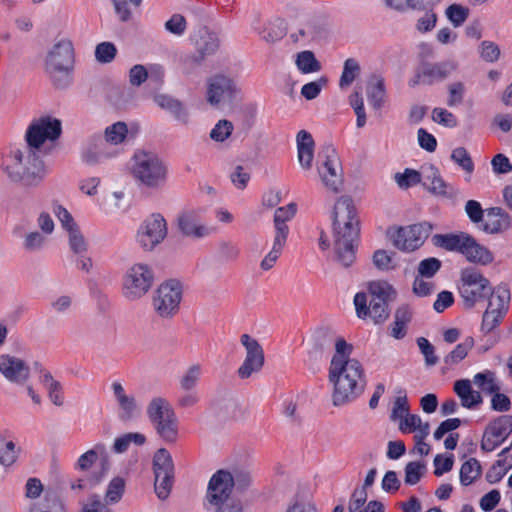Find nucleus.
Returning <instances> with one entry per match:
<instances>
[{"label":"nucleus","instance_id":"obj_1","mask_svg":"<svg viewBox=\"0 0 512 512\" xmlns=\"http://www.w3.org/2000/svg\"><path fill=\"white\" fill-rule=\"evenodd\" d=\"M333 250L335 259L345 267L355 260L356 244L360 232L357 208L349 196H340L331 210Z\"/></svg>","mask_w":512,"mask_h":512},{"label":"nucleus","instance_id":"obj_2","mask_svg":"<svg viewBox=\"0 0 512 512\" xmlns=\"http://www.w3.org/2000/svg\"><path fill=\"white\" fill-rule=\"evenodd\" d=\"M0 167L11 181L29 187L39 185L48 173L44 161L28 148H10L2 154Z\"/></svg>","mask_w":512,"mask_h":512},{"label":"nucleus","instance_id":"obj_3","mask_svg":"<svg viewBox=\"0 0 512 512\" xmlns=\"http://www.w3.org/2000/svg\"><path fill=\"white\" fill-rule=\"evenodd\" d=\"M328 378L333 385L332 399L336 406L354 401L366 386L365 370L359 360L330 364Z\"/></svg>","mask_w":512,"mask_h":512},{"label":"nucleus","instance_id":"obj_4","mask_svg":"<svg viewBox=\"0 0 512 512\" xmlns=\"http://www.w3.org/2000/svg\"><path fill=\"white\" fill-rule=\"evenodd\" d=\"M126 168L135 182L147 189H161L168 179L167 163L151 150H135L129 158Z\"/></svg>","mask_w":512,"mask_h":512},{"label":"nucleus","instance_id":"obj_5","mask_svg":"<svg viewBox=\"0 0 512 512\" xmlns=\"http://www.w3.org/2000/svg\"><path fill=\"white\" fill-rule=\"evenodd\" d=\"M432 244L447 252L458 253L472 264L489 266L495 260L494 253L487 246L464 231L435 234Z\"/></svg>","mask_w":512,"mask_h":512},{"label":"nucleus","instance_id":"obj_6","mask_svg":"<svg viewBox=\"0 0 512 512\" xmlns=\"http://www.w3.org/2000/svg\"><path fill=\"white\" fill-rule=\"evenodd\" d=\"M154 282L155 273L149 263L142 261L132 263L122 276V295L130 302L139 301L150 292Z\"/></svg>","mask_w":512,"mask_h":512},{"label":"nucleus","instance_id":"obj_7","mask_svg":"<svg viewBox=\"0 0 512 512\" xmlns=\"http://www.w3.org/2000/svg\"><path fill=\"white\" fill-rule=\"evenodd\" d=\"M433 230L429 222L406 226H393L387 229L386 236L397 250L412 253L423 246Z\"/></svg>","mask_w":512,"mask_h":512},{"label":"nucleus","instance_id":"obj_8","mask_svg":"<svg viewBox=\"0 0 512 512\" xmlns=\"http://www.w3.org/2000/svg\"><path fill=\"white\" fill-rule=\"evenodd\" d=\"M457 289L467 308L475 307L492 290L489 279L475 267H465L460 270Z\"/></svg>","mask_w":512,"mask_h":512},{"label":"nucleus","instance_id":"obj_9","mask_svg":"<svg viewBox=\"0 0 512 512\" xmlns=\"http://www.w3.org/2000/svg\"><path fill=\"white\" fill-rule=\"evenodd\" d=\"M168 222L161 213H152L138 225L134 241L144 252H152L168 237Z\"/></svg>","mask_w":512,"mask_h":512},{"label":"nucleus","instance_id":"obj_10","mask_svg":"<svg viewBox=\"0 0 512 512\" xmlns=\"http://www.w3.org/2000/svg\"><path fill=\"white\" fill-rule=\"evenodd\" d=\"M182 296L183 286L178 280L164 281L153 294V310L160 318L170 319L179 312Z\"/></svg>","mask_w":512,"mask_h":512},{"label":"nucleus","instance_id":"obj_11","mask_svg":"<svg viewBox=\"0 0 512 512\" xmlns=\"http://www.w3.org/2000/svg\"><path fill=\"white\" fill-rule=\"evenodd\" d=\"M176 226L182 236L191 240H203L215 232V228L206 222L204 211L198 208L182 211L177 216Z\"/></svg>","mask_w":512,"mask_h":512},{"label":"nucleus","instance_id":"obj_12","mask_svg":"<svg viewBox=\"0 0 512 512\" xmlns=\"http://www.w3.org/2000/svg\"><path fill=\"white\" fill-rule=\"evenodd\" d=\"M154 487L159 499H166L174 482V463L170 452L164 448L158 449L152 459Z\"/></svg>","mask_w":512,"mask_h":512},{"label":"nucleus","instance_id":"obj_13","mask_svg":"<svg viewBox=\"0 0 512 512\" xmlns=\"http://www.w3.org/2000/svg\"><path fill=\"white\" fill-rule=\"evenodd\" d=\"M62 131L61 121L50 115L34 119L26 131V140L31 148L39 149L44 144L54 142Z\"/></svg>","mask_w":512,"mask_h":512},{"label":"nucleus","instance_id":"obj_14","mask_svg":"<svg viewBox=\"0 0 512 512\" xmlns=\"http://www.w3.org/2000/svg\"><path fill=\"white\" fill-rule=\"evenodd\" d=\"M317 173L323 185L332 192H339L343 184L342 167L337 151L327 147L320 156Z\"/></svg>","mask_w":512,"mask_h":512},{"label":"nucleus","instance_id":"obj_15","mask_svg":"<svg viewBox=\"0 0 512 512\" xmlns=\"http://www.w3.org/2000/svg\"><path fill=\"white\" fill-rule=\"evenodd\" d=\"M74 45L69 38H60L47 52L45 67L49 72H68L73 68Z\"/></svg>","mask_w":512,"mask_h":512},{"label":"nucleus","instance_id":"obj_16","mask_svg":"<svg viewBox=\"0 0 512 512\" xmlns=\"http://www.w3.org/2000/svg\"><path fill=\"white\" fill-rule=\"evenodd\" d=\"M353 304L359 319H370L375 325L383 324L390 316L389 303L374 299L369 301L366 292H357Z\"/></svg>","mask_w":512,"mask_h":512},{"label":"nucleus","instance_id":"obj_17","mask_svg":"<svg viewBox=\"0 0 512 512\" xmlns=\"http://www.w3.org/2000/svg\"><path fill=\"white\" fill-rule=\"evenodd\" d=\"M240 342L245 348V358L238 368V376L247 379L258 373L264 366L265 356L260 343L248 334L241 335Z\"/></svg>","mask_w":512,"mask_h":512},{"label":"nucleus","instance_id":"obj_18","mask_svg":"<svg viewBox=\"0 0 512 512\" xmlns=\"http://www.w3.org/2000/svg\"><path fill=\"white\" fill-rule=\"evenodd\" d=\"M237 93L236 83L225 75H214L207 80L206 100L213 107L230 102Z\"/></svg>","mask_w":512,"mask_h":512},{"label":"nucleus","instance_id":"obj_19","mask_svg":"<svg viewBox=\"0 0 512 512\" xmlns=\"http://www.w3.org/2000/svg\"><path fill=\"white\" fill-rule=\"evenodd\" d=\"M120 149L112 148L99 137L90 138L82 147L80 158L88 166H97L119 156Z\"/></svg>","mask_w":512,"mask_h":512},{"label":"nucleus","instance_id":"obj_20","mask_svg":"<svg viewBox=\"0 0 512 512\" xmlns=\"http://www.w3.org/2000/svg\"><path fill=\"white\" fill-rule=\"evenodd\" d=\"M234 488L233 475L224 469L216 471L210 478L207 486L206 499L214 506L228 502Z\"/></svg>","mask_w":512,"mask_h":512},{"label":"nucleus","instance_id":"obj_21","mask_svg":"<svg viewBox=\"0 0 512 512\" xmlns=\"http://www.w3.org/2000/svg\"><path fill=\"white\" fill-rule=\"evenodd\" d=\"M512 431V416L503 415L494 419L486 428L481 440V448L491 452L499 447Z\"/></svg>","mask_w":512,"mask_h":512},{"label":"nucleus","instance_id":"obj_22","mask_svg":"<svg viewBox=\"0 0 512 512\" xmlns=\"http://www.w3.org/2000/svg\"><path fill=\"white\" fill-rule=\"evenodd\" d=\"M113 396L117 405L118 416L123 420H131L141 414L142 407L135 395L128 391L121 382L111 384Z\"/></svg>","mask_w":512,"mask_h":512},{"label":"nucleus","instance_id":"obj_23","mask_svg":"<svg viewBox=\"0 0 512 512\" xmlns=\"http://www.w3.org/2000/svg\"><path fill=\"white\" fill-rule=\"evenodd\" d=\"M512 228V216L501 207L486 209V216L479 229L488 235H502Z\"/></svg>","mask_w":512,"mask_h":512},{"label":"nucleus","instance_id":"obj_24","mask_svg":"<svg viewBox=\"0 0 512 512\" xmlns=\"http://www.w3.org/2000/svg\"><path fill=\"white\" fill-rule=\"evenodd\" d=\"M455 70L456 64L453 61L425 63L419 67L415 83L432 84L437 81H442Z\"/></svg>","mask_w":512,"mask_h":512},{"label":"nucleus","instance_id":"obj_25","mask_svg":"<svg viewBox=\"0 0 512 512\" xmlns=\"http://www.w3.org/2000/svg\"><path fill=\"white\" fill-rule=\"evenodd\" d=\"M288 235V226H279L274 224L271 247L260 262L261 270L269 271L276 265L277 261L283 253L287 243Z\"/></svg>","mask_w":512,"mask_h":512},{"label":"nucleus","instance_id":"obj_26","mask_svg":"<svg viewBox=\"0 0 512 512\" xmlns=\"http://www.w3.org/2000/svg\"><path fill=\"white\" fill-rule=\"evenodd\" d=\"M0 373L10 382L23 383L30 375V369L20 358L3 354L0 356Z\"/></svg>","mask_w":512,"mask_h":512},{"label":"nucleus","instance_id":"obj_27","mask_svg":"<svg viewBox=\"0 0 512 512\" xmlns=\"http://www.w3.org/2000/svg\"><path fill=\"white\" fill-rule=\"evenodd\" d=\"M297 160L304 170H311L315 157V141L310 132L300 130L296 134Z\"/></svg>","mask_w":512,"mask_h":512},{"label":"nucleus","instance_id":"obj_28","mask_svg":"<svg viewBox=\"0 0 512 512\" xmlns=\"http://www.w3.org/2000/svg\"><path fill=\"white\" fill-rule=\"evenodd\" d=\"M191 40L198 53L201 55V58L214 54L220 46L218 34L209 30L207 27L198 29L191 36Z\"/></svg>","mask_w":512,"mask_h":512},{"label":"nucleus","instance_id":"obj_29","mask_svg":"<svg viewBox=\"0 0 512 512\" xmlns=\"http://www.w3.org/2000/svg\"><path fill=\"white\" fill-rule=\"evenodd\" d=\"M364 288L363 292L371 296V299L387 303L395 301L398 295L396 288L384 279L370 280L364 284Z\"/></svg>","mask_w":512,"mask_h":512},{"label":"nucleus","instance_id":"obj_30","mask_svg":"<svg viewBox=\"0 0 512 512\" xmlns=\"http://www.w3.org/2000/svg\"><path fill=\"white\" fill-rule=\"evenodd\" d=\"M413 318V308L409 304L399 305L394 312V319L390 325V335L397 340L407 335L408 325Z\"/></svg>","mask_w":512,"mask_h":512},{"label":"nucleus","instance_id":"obj_31","mask_svg":"<svg viewBox=\"0 0 512 512\" xmlns=\"http://www.w3.org/2000/svg\"><path fill=\"white\" fill-rule=\"evenodd\" d=\"M153 101L161 109L169 112L177 121L187 124L189 121V113L187 108L178 99L167 94H156Z\"/></svg>","mask_w":512,"mask_h":512},{"label":"nucleus","instance_id":"obj_32","mask_svg":"<svg viewBox=\"0 0 512 512\" xmlns=\"http://www.w3.org/2000/svg\"><path fill=\"white\" fill-rule=\"evenodd\" d=\"M366 95L369 104L376 110L381 109L387 101L384 78L372 75L367 81Z\"/></svg>","mask_w":512,"mask_h":512},{"label":"nucleus","instance_id":"obj_33","mask_svg":"<svg viewBox=\"0 0 512 512\" xmlns=\"http://www.w3.org/2000/svg\"><path fill=\"white\" fill-rule=\"evenodd\" d=\"M454 392L460 398L461 405L467 409H473L483 402L481 393L473 390L469 379L457 380L454 383Z\"/></svg>","mask_w":512,"mask_h":512},{"label":"nucleus","instance_id":"obj_34","mask_svg":"<svg viewBox=\"0 0 512 512\" xmlns=\"http://www.w3.org/2000/svg\"><path fill=\"white\" fill-rule=\"evenodd\" d=\"M125 198L123 190H114L98 198L96 206L105 215H115L123 211Z\"/></svg>","mask_w":512,"mask_h":512},{"label":"nucleus","instance_id":"obj_35","mask_svg":"<svg viewBox=\"0 0 512 512\" xmlns=\"http://www.w3.org/2000/svg\"><path fill=\"white\" fill-rule=\"evenodd\" d=\"M374 267L381 272H392L400 268V256L392 250L377 249L372 254Z\"/></svg>","mask_w":512,"mask_h":512},{"label":"nucleus","instance_id":"obj_36","mask_svg":"<svg viewBox=\"0 0 512 512\" xmlns=\"http://www.w3.org/2000/svg\"><path fill=\"white\" fill-rule=\"evenodd\" d=\"M487 309L507 315L510 309L511 295L506 286H497L489 293Z\"/></svg>","mask_w":512,"mask_h":512},{"label":"nucleus","instance_id":"obj_37","mask_svg":"<svg viewBox=\"0 0 512 512\" xmlns=\"http://www.w3.org/2000/svg\"><path fill=\"white\" fill-rule=\"evenodd\" d=\"M175 414L170 402L163 397H154L147 406V415L154 425Z\"/></svg>","mask_w":512,"mask_h":512},{"label":"nucleus","instance_id":"obj_38","mask_svg":"<svg viewBox=\"0 0 512 512\" xmlns=\"http://www.w3.org/2000/svg\"><path fill=\"white\" fill-rule=\"evenodd\" d=\"M21 454V448L10 438L0 434V465L4 468L14 466Z\"/></svg>","mask_w":512,"mask_h":512},{"label":"nucleus","instance_id":"obj_39","mask_svg":"<svg viewBox=\"0 0 512 512\" xmlns=\"http://www.w3.org/2000/svg\"><path fill=\"white\" fill-rule=\"evenodd\" d=\"M398 430L403 434H413L419 436L430 433V424L423 421L419 414L410 413L401 422L397 424Z\"/></svg>","mask_w":512,"mask_h":512},{"label":"nucleus","instance_id":"obj_40","mask_svg":"<svg viewBox=\"0 0 512 512\" xmlns=\"http://www.w3.org/2000/svg\"><path fill=\"white\" fill-rule=\"evenodd\" d=\"M473 383L484 393L501 391L502 383L495 371L485 369L473 376Z\"/></svg>","mask_w":512,"mask_h":512},{"label":"nucleus","instance_id":"obj_41","mask_svg":"<svg viewBox=\"0 0 512 512\" xmlns=\"http://www.w3.org/2000/svg\"><path fill=\"white\" fill-rule=\"evenodd\" d=\"M294 63L297 70L305 75L318 73L322 69L321 63L310 50H303L296 53L294 55Z\"/></svg>","mask_w":512,"mask_h":512},{"label":"nucleus","instance_id":"obj_42","mask_svg":"<svg viewBox=\"0 0 512 512\" xmlns=\"http://www.w3.org/2000/svg\"><path fill=\"white\" fill-rule=\"evenodd\" d=\"M128 136V126L125 122H115L104 130L103 139L112 148L119 149L125 143Z\"/></svg>","mask_w":512,"mask_h":512},{"label":"nucleus","instance_id":"obj_43","mask_svg":"<svg viewBox=\"0 0 512 512\" xmlns=\"http://www.w3.org/2000/svg\"><path fill=\"white\" fill-rule=\"evenodd\" d=\"M106 455V446L103 443H97L91 449L79 456L75 463V469L86 471L90 469L99 458H104Z\"/></svg>","mask_w":512,"mask_h":512},{"label":"nucleus","instance_id":"obj_44","mask_svg":"<svg viewBox=\"0 0 512 512\" xmlns=\"http://www.w3.org/2000/svg\"><path fill=\"white\" fill-rule=\"evenodd\" d=\"M410 413V404L407 394L404 390H399L396 393L393 401V405L390 412V419L392 422L398 424Z\"/></svg>","mask_w":512,"mask_h":512},{"label":"nucleus","instance_id":"obj_45","mask_svg":"<svg viewBox=\"0 0 512 512\" xmlns=\"http://www.w3.org/2000/svg\"><path fill=\"white\" fill-rule=\"evenodd\" d=\"M126 478L123 476H114L108 483L105 491V502L107 504L118 503L126 489Z\"/></svg>","mask_w":512,"mask_h":512},{"label":"nucleus","instance_id":"obj_46","mask_svg":"<svg viewBox=\"0 0 512 512\" xmlns=\"http://www.w3.org/2000/svg\"><path fill=\"white\" fill-rule=\"evenodd\" d=\"M393 180L399 189L407 190L418 185L422 180V176L418 170L405 168L403 171L395 173Z\"/></svg>","mask_w":512,"mask_h":512},{"label":"nucleus","instance_id":"obj_47","mask_svg":"<svg viewBox=\"0 0 512 512\" xmlns=\"http://www.w3.org/2000/svg\"><path fill=\"white\" fill-rule=\"evenodd\" d=\"M159 435L167 442H175L178 438V419L176 414H173L167 419L160 421L155 425Z\"/></svg>","mask_w":512,"mask_h":512},{"label":"nucleus","instance_id":"obj_48","mask_svg":"<svg viewBox=\"0 0 512 512\" xmlns=\"http://www.w3.org/2000/svg\"><path fill=\"white\" fill-rule=\"evenodd\" d=\"M505 315L499 314L489 309H485L482 315L480 332L484 335H490L494 333L505 319Z\"/></svg>","mask_w":512,"mask_h":512},{"label":"nucleus","instance_id":"obj_49","mask_svg":"<svg viewBox=\"0 0 512 512\" xmlns=\"http://www.w3.org/2000/svg\"><path fill=\"white\" fill-rule=\"evenodd\" d=\"M429 175L426 177L428 190L438 196H448L450 194L449 185L443 180L439 171L431 167Z\"/></svg>","mask_w":512,"mask_h":512},{"label":"nucleus","instance_id":"obj_50","mask_svg":"<svg viewBox=\"0 0 512 512\" xmlns=\"http://www.w3.org/2000/svg\"><path fill=\"white\" fill-rule=\"evenodd\" d=\"M481 475V466L479 462L470 458L465 461L460 468V482L464 486H468L476 481Z\"/></svg>","mask_w":512,"mask_h":512},{"label":"nucleus","instance_id":"obj_51","mask_svg":"<svg viewBox=\"0 0 512 512\" xmlns=\"http://www.w3.org/2000/svg\"><path fill=\"white\" fill-rule=\"evenodd\" d=\"M42 383L48 393L49 399L53 404L61 406L64 403V394L60 383L55 380L50 374H44Z\"/></svg>","mask_w":512,"mask_h":512},{"label":"nucleus","instance_id":"obj_52","mask_svg":"<svg viewBox=\"0 0 512 512\" xmlns=\"http://www.w3.org/2000/svg\"><path fill=\"white\" fill-rule=\"evenodd\" d=\"M202 376V366L195 364L190 366L179 379L180 390H195Z\"/></svg>","mask_w":512,"mask_h":512},{"label":"nucleus","instance_id":"obj_53","mask_svg":"<svg viewBox=\"0 0 512 512\" xmlns=\"http://www.w3.org/2000/svg\"><path fill=\"white\" fill-rule=\"evenodd\" d=\"M474 338L467 337L465 340L458 344L444 359L448 365H455L461 362L468 354L469 350L474 346Z\"/></svg>","mask_w":512,"mask_h":512},{"label":"nucleus","instance_id":"obj_54","mask_svg":"<svg viewBox=\"0 0 512 512\" xmlns=\"http://www.w3.org/2000/svg\"><path fill=\"white\" fill-rule=\"evenodd\" d=\"M146 441V438L143 434L134 432V433H126L117 437L113 443V450L116 453L125 452L131 443L136 445H142Z\"/></svg>","mask_w":512,"mask_h":512},{"label":"nucleus","instance_id":"obj_55","mask_svg":"<svg viewBox=\"0 0 512 512\" xmlns=\"http://www.w3.org/2000/svg\"><path fill=\"white\" fill-rule=\"evenodd\" d=\"M360 73L359 63L355 59H347L344 63L343 72L340 77L339 86L344 89L349 87Z\"/></svg>","mask_w":512,"mask_h":512},{"label":"nucleus","instance_id":"obj_56","mask_svg":"<svg viewBox=\"0 0 512 512\" xmlns=\"http://www.w3.org/2000/svg\"><path fill=\"white\" fill-rule=\"evenodd\" d=\"M52 212L55 215V217L60 222L62 228L67 232L78 228L77 223L75 222L73 216L68 211L67 208H65L60 203H53L52 204Z\"/></svg>","mask_w":512,"mask_h":512},{"label":"nucleus","instance_id":"obj_57","mask_svg":"<svg viewBox=\"0 0 512 512\" xmlns=\"http://www.w3.org/2000/svg\"><path fill=\"white\" fill-rule=\"evenodd\" d=\"M233 130L234 126L232 122L226 119H221L213 126L209 136L213 141L222 143L232 135Z\"/></svg>","mask_w":512,"mask_h":512},{"label":"nucleus","instance_id":"obj_58","mask_svg":"<svg viewBox=\"0 0 512 512\" xmlns=\"http://www.w3.org/2000/svg\"><path fill=\"white\" fill-rule=\"evenodd\" d=\"M94 54L98 63L108 64L115 59L117 48L112 42L104 41L96 45Z\"/></svg>","mask_w":512,"mask_h":512},{"label":"nucleus","instance_id":"obj_59","mask_svg":"<svg viewBox=\"0 0 512 512\" xmlns=\"http://www.w3.org/2000/svg\"><path fill=\"white\" fill-rule=\"evenodd\" d=\"M102 180L98 176L83 177L78 181V190L82 195L93 198L98 195Z\"/></svg>","mask_w":512,"mask_h":512},{"label":"nucleus","instance_id":"obj_60","mask_svg":"<svg viewBox=\"0 0 512 512\" xmlns=\"http://www.w3.org/2000/svg\"><path fill=\"white\" fill-rule=\"evenodd\" d=\"M432 120L438 125L446 128H455L458 126L457 117L450 111L442 107H436L431 112Z\"/></svg>","mask_w":512,"mask_h":512},{"label":"nucleus","instance_id":"obj_61","mask_svg":"<svg viewBox=\"0 0 512 512\" xmlns=\"http://www.w3.org/2000/svg\"><path fill=\"white\" fill-rule=\"evenodd\" d=\"M327 83V78L322 76L314 81L304 84L300 93L306 100H313L320 95L321 91L326 87Z\"/></svg>","mask_w":512,"mask_h":512},{"label":"nucleus","instance_id":"obj_62","mask_svg":"<svg viewBox=\"0 0 512 512\" xmlns=\"http://www.w3.org/2000/svg\"><path fill=\"white\" fill-rule=\"evenodd\" d=\"M426 465L421 462H409L405 467L404 481L407 485L417 484L425 474Z\"/></svg>","mask_w":512,"mask_h":512},{"label":"nucleus","instance_id":"obj_63","mask_svg":"<svg viewBox=\"0 0 512 512\" xmlns=\"http://www.w3.org/2000/svg\"><path fill=\"white\" fill-rule=\"evenodd\" d=\"M165 30L177 37L185 34L187 30V21L182 14H173L164 24Z\"/></svg>","mask_w":512,"mask_h":512},{"label":"nucleus","instance_id":"obj_64","mask_svg":"<svg viewBox=\"0 0 512 512\" xmlns=\"http://www.w3.org/2000/svg\"><path fill=\"white\" fill-rule=\"evenodd\" d=\"M442 263L436 257H429L419 262L417 272L419 276L432 278L441 268Z\"/></svg>","mask_w":512,"mask_h":512}]
</instances>
